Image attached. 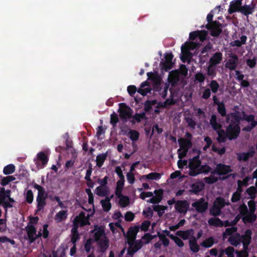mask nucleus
I'll use <instances>...</instances> for the list:
<instances>
[{"label": "nucleus", "instance_id": "6", "mask_svg": "<svg viewBox=\"0 0 257 257\" xmlns=\"http://www.w3.org/2000/svg\"><path fill=\"white\" fill-rule=\"evenodd\" d=\"M210 123L214 130L217 131L218 137L217 140L218 143H225L228 139V134L226 131L220 129L221 125L217 123L216 115L212 114L210 119Z\"/></svg>", "mask_w": 257, "mask_h": 257}, {"label": "nucleus", "instance_id": "13", "mask_svg": "<svg viewBox=\"0 0 257 257\" xmlns=\"http://www.w3.org/2000/svg\"><path fill=\"white\" fill-rule=\"evenodd\" d=\"M256 6V3L255 1L252 0L250 5L242 6L240 13L245 16H248L253 13Z\"/></svg>", "mask_w": 257, "mask_h": 257}, {"label": "nucleus", "instance_id": "3", "mask_svg": "<svg viewBox=\"0 0 257 257\" xmlns=\"http://www.w3.org/2000/svg\"><path fill=\"white\" fill-rule=\"evenodd\" d=\"M231 115L232 118L230 120L229 124L226 128L229 140L237 139L240 132L239 123L241 117L234 113H231Z\"/></svg>", "mask_w": 257, "mask_h": 257}, {"label": "nucleus", "instance_id": "35", "mask_svg": "<svg viewBox=\"0 0 257 257\" xmlns=\"http://www.w3.org/2000/svg\"><path fill=\"white\" fill-rule=\"evenodd\" d=\"M118 198L119 199L118 203L121 207L124 208L129 205L130 199L127 196L123 195Z\"/></svg>", "mask_w": 257, "mask_h": 257}, {"label": "nucleus", "instance_id": "60", "mask_svg": "<svg viewBox=\"0 0 257 257\" xmlns=\"http://www.w3.org/2000/svg\"><path fill=\"white\" fill-rule=\"evenodd\" d=\"M185 120L186 122L187 123L188 125L193 128L194 129L195 128V126L196 125V122L191 117H186Z\"/></svg>", "mask_w": 257, "mask_h": 257}, {"label": "nucleus", "instance_id": "61", "mask_svg": "<svg viewBox=\"0 0 257 257\" xmlns=\"http://www.w3.org/2000/svg\"><path fill=\"white\" fill-rule=\"evenodd\" d=\"M93 242V240L92 239H88L84 244V248L87 252L90 251L92 248V243Z\"/></svg>", "mask_w": 257, "mask_h": 257}, {"label": "nucleus", "instance_id": "33", "mask_svg": "<svg viewBox=\"0 0 257 257\" xmlns=\"http://www.w3.org/2000/svg\"><path fill=\"white\" fill-rule=\"evenodd\" d=\"M142 177L149 180H158L161 178V174L157 172H152L146 175H143Z\"/></svg>", "mask_w": 257, "mask_h": 257}, {"label": "nucleus", "instance_id": "9", "mask_svg": "<svg viewBox=\"0 0 257 257\" xmlns=\"http://www.w3.org/2000/svg\"><path fill=\"white\" fill-rule=\"evenodd\" d=\"M119 106L118 111L119 113V116L121 119H126L127 118H131L132 109L130 107L127 106L125 103H120Z\"/></svg>", "mask_w": 257, "mask_h": 257}, {"label": "nucleus", "instance_id": "22", "mask_svg": "<svg viewBox=\"0 0 257 257\" xmlns=\"http://www.w3.org/2000/svg\"><path fill=\"white\" fill-rule=\"evenodd\" d=\"M217 170L219 171V175L220 176L227 175L233 171L230 166L222 163L217 164Z\"/></svg>", "mask_w": 257, "mask_h": 257}, {"label": "nucleus", "instance_id": "18", "mask_svg": "<svg viewBox=\"0 0 257 257\" xmlns=\"http://www.w3.org/2000/svg\"><path fill=\"white\" fill-rule=\"evenodd\" d=\"M178 142L180 146L179 151H181L182 150L188 151L193 146L192 141L188 139H185L184 138L179 139Z\"/></svg>", "mask_w": 257, "mask_h": 257}, {"label": "nucleus", "instance_id": "36", "mask_svg": "<svg viewBox=\"0 0 257 257\" xmlns=\"http://www.w3.org/2000/svg\"><path fill=\"white\" fill-rule=\"evenodd\" d=\"M234 250L232 247H228L225 249L220 250L219 257H222L224 252L228 256V257H234Z\"/></svg>", "mask_w": 257, "mask_h": 257}, {"label": "nucleus", "instance_id": "7", "mask_svg": "<svg viewBox=\"0 0 257 257\" xmlns=\"http://www.w3.org/2000/svg\"><path fill=\"white\" fill-rule=\"evenodd\" d=\"M11 195V191L10 190H6L5 188L0 187V206L3 207L5 209L12 207L13 205L7 201V198Z\"/></svg>", "mask_w": 257, "mask_h": 257}, {"label": "nucleus", "instance_id": "57", "mask_svg": "<svg viewBox=\"0 0 257 257\" xmlns=\"http://www.w3.org/2000/svg\"><path fill=\"white\" fill-rule=\"evenodd\" d=\"M118 121V118L117 114L115 112H113V113L110 115V123L113 125V126H115Z\"/></svg>", "mask_w": 257, "mask_h": 257}, {"label": "nucleus", "instance_id": "37", "mask_svg": "<svg viewBox=\"0 0 257 257\" xmlns=\"http://www.w3.org/2000/svg\"><path fill=\"white\" fill-rule=\"evenodd\" d=\"M107 157V154H100L97 156L96 157V165L98 167H101L105 160H106Z\"/></svg>", "mask_w": 257, "mask_h": 257}, {"label": "nucleus", "instance_id": "31", "mask_svg": "<svg viewBox=\"0 0 257 257\" xmlns=\"http://www.w3.org/2000/svg\"><path fill=\"white\" fill-rule=\"evenodd\" d=\"M109 226L113 233H115L118 231V230L119 229L123 232L124 234H125L123 228L121 226L120 223L118 222H116L115 223H110L109 224Z\"/></svg>", "mask_w": 257, "mask_h": 257}, {"label": "nucleus", "instance_id": "16", "mask_svg": "<svg viewBox=\"0 0 257 257\" xmlns=\"http://www.w3.org/2000/svg\"><path fill=\"white\" fill-rule=\"evenodd\" d=\"M49 161L48 156L44 152H40L37 155V158L34 159L35 164L39 166L41 163L43 167L45 166Z\"/></svg>", "mask_w": 257, "mask_h": 257}, {"label": "nucleus", "instance_id": "24", "mask_svg": "<svg viewBox=\"0 0 257 257\" xmlns=\"http://www.w3.org/2000/svg\"><path fill=\"white\" fill-rule=\"evenodd\" d=\"M179 79L180 76L178 71H172L170 73L168 77V81L172 86H175L178 84Z\"/></svg>", "mask_w": 257, "mask_h": 257}, {"label": "nucleus", "instance_id": "8", "mask_svg": "<svg viewBox=\"0 0 257 257\" xmlns=\"http://www.w3.org/2000/svg\"><path fill=\"white\" fill-rule=\"evenodd\" d=\"M205 28L210 31V35L213 37H218L222 32L221 24L217 21H214L213 24H207Z\"/></svg>", "mask_w": 257, "mask_h": 257}, {"label": "nucleus", "instance_id": "32", "mask_svg": "<svg viewBox=\"0 0 257 257\" xmlns=\"http://www.w3.org/2000/svg\"><path fill=\"white\" fill-rule=\"evenodd\" d=\"M157 103V100H147L145 101L144 103V110L145 112H149L151 109L152 108V106L156 104Z\"/></svg>", "mask_w": 257, "mask_h": 257}, {"label": "nucleus", "instance_id": "48", "mask_svg": "<svg viewBox=\"0 0 257 257\" xmlns=\"http://www.w3.org/2000/svg\"><path fill=\"white\" fill-rule=\"evenodd\" d=\"M218 179V177H215L213 175H210L209 177H205L204 181L206 184H212L217 182Z\"/></svg>", "mask_w": 257, "mask_h": 257}, {"label": "nucleus", "instance_id": "41", "mask_svg": "<svg viewBox=\"0 0 257 257\" xmlns=\"http://www.w3.org/2000/svg\"><path fill=\"white\" fill-rule=\"evenodd\" d=\"M47 197H37V209H43L46 205V199Z\"/></svg>", "mask_w": 257, "mask_h": 257}, {"label": "nucleus", "instance_id": "15", "mask_svg": "<svg viewBox=\"0 0 257 257\" xmlns=\"http://www.w3.org/2000/svg\"><path fill=\"white\" fill-rule=\"evenodd\" d=\"M255 151L254 148L252 147L249 149L247 152L240 153L237 154V160L239 161L246 162L249 158L253 157L254 155Z\"/></svg>", "mask_w": 257, "mask_h": 257}, {"label": "nucleus", "instance_id": "45", "mask_svg": "<svg viewBox=\"0 0 257 257\" xmlns=\"http://www.w3.org/2000/svg\"><path fill=\"white\" fill-rule=\"evenodd\" d=\"M208 223L210 225L215 226H222L223 225V223L220 220L216 217L210 218L208 220Z\"/></svg>", "mask_w": 257, "mask_h": 257}, {"label": "nucleus", "instance_id": "26", "mask_svg": "<svg viewBox=\"0 0 257 257\" xmlns=\"http://www.w3.org/2000/svg\"><path fill=\"white\" fill-rule=\"evenodd\" d=\"M247 38L245 35H242L240 37V40H236L232 41L230 43V45L231 47H240L242 45H244L246 43Z\"/></svg>", "mask_w": 257, "mask_h": 257}, {"label": "nucleus", "instance_id": "51", "mask_svg": "<svg viewBox=\"0 0 257 257\" xmlns=\"http://www.w3.org/2000/svg\"><path fill=\"white\" fill-rule=\"evenodd\" d=\"M67 216L66 211L62 210L59 211L55 216V219L59 222L65 219Z\"/></svg>", "mask_w": 257, "mask_h": 257}, {"label": "nucleus", "instance_id": "25", "mask_svg": "<svg viewBox=\"0 0 257 257\" xmlns=\"http://www.w3.org/2000/svg\"><path fill=\"white\" fill-rule=\"evenodd\" d=\"M192 206L195 209H208V202L205 201V199L203 197L193 202Z\"/></svg>", "mask_w": 257, "mask_h": 257}, {"label": "nucleus", "instance_id": "53", "mask_svg": "<svg viewBox=\"0 0 257 257\" xmlns=\"http://www.w3.org/2000/svg\"><path fill=\"white\" fill-rule=\"evenodd\" d=\"M110 198L108 196H106L104 200L101 201L103 209H110L111 204L110 203Z\"/></svg>", "mask_w": 257, "mask_h": 257}, {"label": "nucleus", "instance_id": "5", "mask_svg": "<svg viewBox=\"0 0 257 257\" xmlns=\"http://www.w3.org/2000/svg\"><path fill=\"white\" fill-rule=\"evenodd\" d=\"M95 240L102 250H105L109 246L108 240L104 233V228L101 226H95L93 230Z\"/></svg>", "mask_w": 257, "mask_h": 257}, {"label": "nucleus", "instance_id": "11", "mask_svg": "<svg viewBox=\"0 0 257 257\" xmlns=\"http://www.w3.org/2000/svg\"><path fill=\"white\" fill-rule=\"evenodd\" d=\"M139 230V226H135L130 227L127 231L126 237L127 238L128 243L131 246L136 238V235Z\"/></svg>", "mask_w": 257, "mask_h": 257}, {"label": "nucleus", "instance_id": "38", "mask_svg": "<svg viewBox=\"0 0 257 257\" xmlns=\"http://www.w3.org/2000/svg\"><path fill=\"white\" fill-rule=\"evenodd\" d=\"M188 205L186 200H179L175 203V209H189Z\"/></svg>", "mask_w": 257, "mask_h": 257}, {"label": "nucleus", "instance_id": "46", "mask_svg": "<svg viewBox=\"0 0 257 257\" xmlns=\"http://www.w3.org/2000/svg\"><path fill=\"white\" fill-rule=\"evenodd\" d=\"M168 233L167 235L174 241V242L177 244V245L179 247H182L184 245V243L183 241L179 238L178 236H175L173 234H169V232L168 231H166Z\"/></svg>", "mask_w": 257, "mask_h": 257}, {"label": "nucleus", "instance_id": "43", "mask_svg": "<svg viewBox=\"0 0 257 257\" xmlns=\"http://www.w3.org/2000/svg\"><path fill=\"white\" fill-rule=\"evenodd\" d=\"M65 254V247L61 246L53 253V256L51 257H64Z\"/></svg>", "mask_w": 257, "mask_h": 257}, {"label": "nucleus", "instance_id": "64", "mask_svg": "<svg viewBox=\"0 0 257 257\" xmlns=\"http://www.w3.org/2000/svg\"><path fill=\"white\" fill-rule=\"evenodd\" d=\"M251 178L250 176H246L242 180H238L237 183H240L243 186H247L248 185V182Z\"/></svg>", "mask_w": 257, "mask_h": 257}, {"label": "nucleus", "instance_id": "54", "mask_svg": "<svg viewBox=\"0 0 257 257\" xmlns=\"http://www.w3.org/2000/svg\"><path fill=\"white\" fill-rule=\"evenodd\" d=\"M173 65L172 62L165 61L162 65V69L165 71H168L172 68Z\"/></svg>", "mask_w": 257, "mask_h": 257}, {"label": "nucleus", "instance_id": "14", "mask_svg": "<svg viewBox=\"0 0 257 257\" xmlns=\"http://www.w3.org/2000/svg\"><path fill=\"white\" fill-rule=\"evenodd\" d=\"M242 0H233L230 3L228 10L229 14L231 15L235 12H240L242 6Z\"/></svg>", "mask_w": 257, "mask_h": 257}, {"label": "nucleus", "instance_id": "30", "mask_svg": "<svg viewBox=\"0 0 257 257\" xmlns=\"http://www.w3.org/2000/svg\"><path fill=\"white\" fill-rule=\"evenodd\" d=\"M190 187L191 189L189 190V191L191 193L196 194L201 191L202 188L203 187V184L195 183L192 184L190 186Z\"/></svg>", "mask_w": 257, "mask_h": 257}, {"label": "nucleus", "instance_id": "47", "mask_svg": "<svg viewBox=\"0 0 257 257\" xmlns=\"http://www.w3.org/2000/svg\"><path fill=\"white\" fill-rule=\"evenodd\" d=\"M217 111L221 116L224 117L226 115V110L225 104L223 102H221L220 105H218Z\"/></svg>", "mask_w": 257, "mask_h": 257}, {"label": "nucleus", "instance_id": "40", "mask_svg": "<svg viewBox=\"0 0 257 257\" xmlns=\"http://www.w3.org/2000/svg\"><path fill=\"white\" fill-rule=\"evenodd\" d=\"M15 171V166L11 164L6 166L3 169V173L5 175H10L13 173Z\"/></svg>", "mask_w": 257, "mask_h": 257}, {"label": "nucleus", "instance_id": "20", "mask_svg": "<svg viewBox=\"0 0 257 257\" xmlns=\"http://www.w3.org/2000/svg\"><path fill=\"white\" fill-rule=\"evenodd\" d=\"M229 202H226L222 197H217L214 200L211 209H222L225 205H228Z\"/></svg>", "mask_w": 257, "mask_h": 257}, {"label": "nucleus", "instance_id": "62", "mask_svg": "<svg viewBox=\"0 0 257 257\" xmlns=\"http://www.w3.org/2000/svg\"><path fill=\"white\" fill-rule=\"evenodd\" d=\"M108 177L105 176L103 179H98L97 182L100 184V187H108L107 186Z\"/></svg>", "mask_w": 257, "mask_h": 257}, {"label": "nucleus", "instance_id": "10", "mask_svg": "<svg viewBox=\"0 0 257 257\" xmlns=\"http://www.w3.org/2000/svg\"><path fill=\"white\" fill-rule=\"evenodd\" d=\"M240 213L243 221L246 223L247 222H252L256 219V215L254 214V210H240Z\"/></svg>", "mask_w": 257, "mask_h": 257}, {"label": "nucleus", "instance_id": "27", "mask_svg": "<svg viewBox=\"0 0 257 257\" xmlns=\"http://www.w3.org/2000/svg\"><path fill=\"white\" fill-rule=\"evenodd\" d=\"M131 118H133V120L131 121L132 123L135 124L136 122H140L142 119L146 120L147 117L146 114L145 112L141 113H136L134 115H132Z\"/></svg>", "mask_w": 257, "mask_h": 257}, {"label": "nucleus", "instance_id": "42", "mask_svg": "<svg viewBox=\"0 0 257 257\" xmlns=\"http://www.w3.org/2000/svg\"><path fill=\"white\" fill-rule=\"evenodd\" d=\"M209 86L210 88V89L213 93H216L218 91L219 87L218 83L215 80H211Z\"/></svg>", "mask_w": 257, "mask_h": 257}, {"label": "nucleus", "instance_id": "44", "mask_svg": "<svg viewBox=\"0 0 257 257\" xmlns=\"http://www.w3.org/2000/svg\"><path fill=\"white\" fill-rule=\"evenodd\" d=\"M128 134L130 135V139L132 141H137L139 139L140 133L136 130H131Z\"/></svg>", "mask_w": 257, "mask_h": 257}, {"label": "nucleus", "instance_id": "17", "mask_svg": "<svg viewBox=\"0 0 257 257\" xmlns=\"http://www.w3.org/2000/svg\"><path fill=\"white\" fill-rule=\"evenodd\" d=\"M222 59L223 55L222 53L220 52H215L209 59L208 64L216 66L217 65L221 62Z\"/></svg>", "mask_w": 257, "mask_h": 257}, {"label": "nucleus", "instance_id": "2", "mask_svg": "<svg viewBox=\"0 0 257 257\" xmlns=\"http://www.w3.org/2000/svg\"><path fill=\"white\" fill-rule=\"evenodd\" d=\"M94 213V210H84L81 212L79 216H77L73 222V227L71 229V238L69 244H75L76 242L79 239V235L77 231L78 225H84L88 223V219L90 216Z\"/></svg>", "mask_w": 257, "mask_h": 257}, {"label": "nucleus", "instance_id": "29", "mask_svg": "<svg viewBox=\"0 0 257 257\" xmlns=\"http://www.w3.org/2000/svg\"><path fill=\"white\" fill-rule=\"evenodd\" d=\"M109 192L108 187L98 186L95 189V193L98 196H106Z\"/></svg>", "mask_w": 257, "mask_h": 257}, {"label": "nucleus", "instance_id": "12", "mask_svg": "<svg viewBox=\"0 0 257 257\" xmlns=\"http://www.w3.org/2000/svg\"><path fill=\"white\" fill-rule=\"evenodd\" d=\"M229 57L230 58L225 64V66L230 70H234L238 64V56L235 54H231Z\"/></svg>", "mask_w": 257, "mask_h": 257}, {"label": "nucleus", "instance_id": "56", "mask_svg": "<svg viewBox=\"0 0 257 257\" xmlns=\"http://www.w3.org/2000/svg\"><path fill=\"white\" fill-rule=\"evenodd\" d=\"M256 125H257V121H256L251 122V123L249 124H248V125H246V126L242 128V131H245V132H249L252 129H253L256 126Z\"/></svg>", "mask_w": 257, "mask_h": 257}, {"label": "nucleus", "instance_id": "63", "mask_svg": "<svg viewBox=\"0 0 257 257\" xmlns=\"http://www.w3.org/2000/svg\"><path fill=\"white\" fill-rule=\"evenodd\" d=\"M26 200L28 203H31L33 201V194L31 190H29L26 193Z\"/></svg>", "mask_w": 257, "mask_h": 257}, {"label": "nucleus", "instance_id": "49", "mask_svg": "<svg viewBox=\"0 0 257 257\" xmlns=\"http://www.w3.org/2000/svg\"><path fill=\"white\" fill-rule=\"evenodd\" d=\"M246 192L251 199H254L255 197V194L257 193V189L255 187L251 186L246 189Z\"/></svg>", "mask_w": 257, "mask_h": 257}, {"label": "nucleus", "instance_id": "52", "mask_svg": "<svg viewBox=\"0 0 257 257\" xmlns=\"http://www.w3.org/2000/svg\"><path fill=\"white\" fill-rule=\"evenodd\" d=\"M205 79V75L202 73H197L195 75V82L203 83Z\"/></svg>", "mask_w": 257, "mask_h": 257}, {"label": "nucleus", "instance_id": "1", "mask_svg": "<svg viewBox=\"0 0 257 257\" xmlns=\"http://www.w3.org/2000/svg\"><path fill=\"white\" fill-rule=\"evenodd\" d=\"M236 228L234 227L228 228L223 233V237L226 238L228 236H230L228 240L232 245L235 246L237 245L241 241L244 249L242 251H236L237 257H247L248 256L247 249L250 243L251 232L250 230H247L244 235L241 237L239 234L236 233Z\"/></svg>", "mask_w": 257, "mask_h": 257}, {"label": "nucleus", "instance_id": "39", "mask_svg": "<svg viewBox=\"0 0 257 257\" xmlns=\"http://www.w3.org/2000/svg\"><path fill=\"white\" fill-rule=\"evenodd\" d=\"M202 32L199 31L192 32L189 34V39L191 40H195L197 37L200 40H203L205 38V35L203 37L201 36Z\"/></svg>", "mask_w": 257, "mask_h": 257}, {"label": "nucleus", "instance_id": "34", "mask_svg": "<svg viewBox=\"0 0 257 257\" xmlns=\"http://www.w3.org/2000/svg\"><path fill=\"white\" fill-rule=\"evenodd\" d=\"M216 66L208 64L207 68V75L210 76L211 78H213L216 76Z\"/></svg>", "mask_w": 257, "mask_h": 257}, {"label": "nucleus", "instance_id": "59", "mask_svg": "<svg viewBox=\"0 0 257 257\" xmlns=\"http://www.w3.org/2000/svg\"><path fill=\"white\" fill-rule=\"evenodd\" d=\"M190 246L191 250L194 252L198 251L199 250V247L195 240H190Z\"/></svg>", "mask_w": 257, "mask_h": 257}, {"label": "nucleus", "instance_id": "4", "mask_svg": "<svg viewBox=\"0 0 257 257\" xmlns=\"http://www.w3.org/2000/svg\"><path fill=\"white\" fill-rule=\"evenodd\" d=\"M48 225L45 224L43 226L42 230L39 231L38 234H37L36 229L34 226L31 225H28L26 227L27 238L29 243H32L39 236H42L44 238H46L49 235V231L48 230Z\"/></svg>", "mask_w": 257, "mask_h": 257}, {"label": "nucleus", "instance_id": "50", "mask_svg": "<svg viewBox=\"0 0 257 257\" xmlns=\"http://www.w3.org/2000/svg\"><path fill=\"white\" fill-rule=\"evenodd\" d=\"M198 169L200 174H208L211 170V168L208 165H200Z\"/></svg>", "mask_w": 257, "mask_h": 257}, {"label": "nucleus", "instance_id": "23", "mask_svg": "<svg viewBox=\"0 0 257 257\" xmlns=\"http://www.w3.org/2000/svg\"><path fill=\"white\" fill-rule=\"evenodd\" d=\"M200 152L199 151L198 154L197 156H194L192 159H190L189 162V169H198L200 167L201 163V160H200Z\"/></svg>", "mask_w": 257, "mask_h": 257}, {"label": "nucleus", "instance_id": "19", "mask_svg": "<svg viewBox=\"0 0 257 257\" xmlns=\"http://www.w3.org/2000/svg\"><path fill=\"white\" fill-rule=\"evenodd\" d=\"M155 196L153 195L151 198L148 200V202L153 204H158L162 199L163 191L162 189L155 190L154 191Z\"/></svg>", "mask_w": 257, "mask_h": 257}, {"label": "nucleus", "instance_id": "58", "mask_svg": "<svg viewBox=\"0 0 257 257\" xmlns=\"http://www.w3.org/2000/svg\"><path fill=\"white\" fill-rule=\"evenodd\" d=\"M257 58L253 57L252 59H248L246 60L247 65L251 68H254L256 64Z\"/></svg>", "mask_w": 257, "mask_h": 257}, {"label": "nucleus", "instance_id": "55", "mask_svg": "<svg viewBox=\"0 0 257 257\" xmlns=\"http://www.w3.org/2000/svg\"><path fill=\"white\" fill-rule=\"evenodd\" d=\"M214 243V239L213 237H209L202 243V245L205 247H210Z\"/></svg>", "mask_w": 257, "mask_h": 257}, {"label": "nucleus", "instance_id": "21", "mask_svg": "<svg viewBox=\"0 0 257 257\" xmlns=\"http://www.w3.org/2000/svg\"><path fill=\"white\" fill-rule=\"evenodd\" d=\"M154 236L149 234V233L145 234L141 240V244H139V246L136 249H135L133 252H131L130 250H128L127 253L129 256L130 257H132L133 253L137 251L139 248H140L142 247V244L148 243L154 238Z\"/></svg>", "mask_w": 257, "mask_h": 257}, {"label": "nucleus", "instance_id": "28", "mask_svg": "<svg viewBox=\"0 0 257 257\" xmlns=\"http://www.w3.org/2000/svg\"><path fill=\"white\" fill-rule=\"evenodd\" d=\"M177 235L181 237L183 239H187L191 237L193 234L192 229L187 230L186 231H178L176 233Z\"/></svg>", "mask_w": 257, "mask_h": 257}]
</instances>
